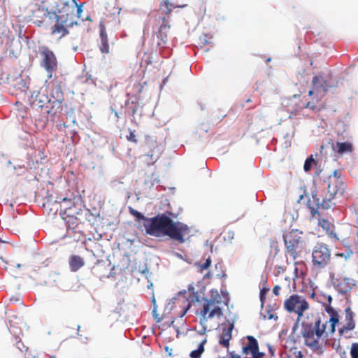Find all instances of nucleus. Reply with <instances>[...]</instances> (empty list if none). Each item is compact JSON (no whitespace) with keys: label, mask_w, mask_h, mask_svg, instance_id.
I'll list each match as a JSON object with an SVG mask.
<instances>
[{"label":"nucleus","mask_w":358,"mask_h":358,"mask_svg":"<svg viewBox=\"0 0 358 358\" xmlns=\"http://www.w3.org/2000/svg\"><path fill=\"white\" fill-rule=\"evenodd\" d=\"M331 295L327 296V303L323 301L325 310L331 316L329 320L317 316L313 322H303L301 324V334L304 338V343L318 355L323 353L322 347L320 343V339L327 337L329 334L332 335L335 332L336 324L339 322L338 313L331 306Z\"/></svg>","instance_id":"nucleus-1"},{"label":"nucleus","mask_w":358,"mask_h":358,"mask_svg":"<svg viewBox=\"0 0 358 358\" xmlns=\"http://www.w3.org/2000/svg\"><path fill=\"white\" fill-rule=\"evenodd\" d=\"M130 213L137 221L143 220V227L146 233L154 236H166L178 243L185 242L190 233L189 227L181 222H175L165 214L157 215L148 218L141 213L130 208Z\"/></svg>","instance_id":"nucleus-2"},{"label":"nucleus","mask_w":358,"mask_h":358,"mask_svg":"<svg viewBox=\"0 0 358 358\" xmlns=\"http://www.w3.org/2000/svg\"><path fill=\"white\" fill-rule=\"evenodd\" d=\"M223 304L222 296L216 292L215 295H212L210 299H203V303L198 312L199 322L202 327L199 334L205 335L209 330L208 322L209 320L217 317L220 318L223 315Z\"/></svg>","instance_id":"nucleus-3"},{"label":"nucleus","mask_w":358,"mask_h":358,"mask_svg":"<svg viewBox=\"0 0 358 358\" xmlns=\"http://www.w3.org/2000/svg\"><path fill=\"white\" fill-rule=\"evenodd\" d=\"M76 8V1L75 0H72L71 3L66 0H56L53 10L49 11L45 9L44 13L52 16V18H57V20L69 23V24H76L74 22Z\"/></svg>","instance_id":"nucleus-4"},{"label":"nucleus","mask_w":358,"mask_h":358,"mask_svg":"<svg viewBox=\"0 0 358 358\" xmlns=\"http://www.w3.org/2000/svg\"><path fill=\"white\" fill-rule=\"evenodd\" d=\"M199 301V296L197 292L192 286L188 287L187 291L179 292L176 297L173 299V306L177 309L178 314L182 317L191 308L192 304Z\"/></svg>","instance_id":"nucleus-5"},{"label":"nucleus","mask_w":358,"mask_h":358,"mask_svg":"<svg viewBox=\"0 0 358 358\" xmlns=\"http://www.w3.org/2000/svg\"><path fill=\"white\" fill-rule=\"evenodd\" d=\"M36 23L39 27L44 26L46 29H49L50 34L57 36L59 39H61L68 35L69 31L68 30L67 27L73 25L57 20V18H52V16L44 13L43 20L37 21Z\"/></svg>","instance_id":"nucleus-6"},{"label":"nucleus","mask_w":358,"mask_h":358,"mask_svg":"<svg viewBox=\"0 0 358 358\" xmlns=\"http://www.w3.org/2000/svg\"><path fill=\"white\" fill-rule=\"evenodd\" d=\"M302 233L297 230L292 231L283 236L286 252H288L294 259H296L300 255L306 245L305 241L301 237Z\"/></svg>","instance_id":"nucleus-7"},{"label":"nucleus","mask_w":358,"mask_h":358,"mask_svg":"<svg viewBox=\"0 0 358 358\" xmlns=\"http://www.w3.org/2000/svg\"><path fill=\"white\" fill-rule=\"evenodd\" d=\"M284 308L288 313L297 315V320L303 315V313L309 308V303L304 296L292 294L284 301Z\"/></svg>","instance_id":"nucleus-8"},{"label":"nucleus","mask_w":358,"mask_h":358,"mask_svg":"<svg viewBox=\"0 0 358 358\" xmlns=\"http://www.w3.org/2000/svg\"><path fill=\"white\" fill-rule=\"evenodd\" d=\"M40 66L48 73V78L52 77L53 73L58 69V62L54 52L48 46H41L39 48Z\"/></svg>","instance_id":"nucleus-9"},{"label":"nucleus","mask_w":358,"mask_h":358,"mask_svg":"<svg viewBox=\"0 0 358 358\" xmlns=\"http://www.w3.org/2000/svg\"><path fill=\"white\" fill-rule=\"evenodd\" d=\"M331 235L346 248H352L358 244V232L350 225H344Z\"/></svg>","instance_id":"nucleus-10"},{"label":"nucleus","mask_w":358,"mask_h":358,"mask_svg":"<svg viewBox=\"0 0 358 358\" xmlns=\"http://www.w3.org/2000/svg\"><path fill=\"white\" fill-rule=\"evenodd\" d=\"M312 257L314 266L318 268H324L330 262L331 250L327 245L318 243L313 250Z\"/></svg>","instance_id":"nucleus-11"},{"label":"nucleus","mask_w":358,"mask_h":358,"mask_svg":"<svg viewBox=\"0 0 358 358\" xmlns=\"http://www.w3.org/2000/svg\"><path fill=\"white\" fill-rule=\"evenodd\" d=\"M116 22V17L114 15L109 14L106 15L105 17L102 18L99 22V48L100 51L104 54L110 53V45L108 41V37L106 33V25L111 21Z\"/></svg>","instance_id":"nucleus-12"},{"label":"nucleus","mask_w":358,"mask_h":358,"mask_svg":"<svg viewBox=\"0 0 358 358\" xmlns=\"http://www.w3.org/2000/svg\"><path fill=\"white\" fill-rule=\"evenodd\" d=\"M334 199L330 197L329 195L325 194L322 201H320V199L317 196V194H313L311 199H309L308 201V206L310 209L312 215L315 216L316 214L319 215L318 209L320 208L324 210L330 208L333 204L332 201Z\"/></svg>","instance_id":"nucleus-13"},{"label":"nucleus","mask_w":358,"mask_h":358,"mask_svg":"<svg viewBox=\"0 0 358 358\" xmlns=\"http://www.w3.org/2000/svg\"><path fill=\"white\" fill-rule=\"evenodd\" d=\"M247 343H243L242 353L249 358H263L265 354L259 351L257 340L252 336H247L245 338Z\"/></svg>","instance_id":"nucleus-14"},{"label":"nucleus","mask_w":358,"mask_h":358,"mask_svg":"<svg viewBox=\"0 0 358 358\" xmlns=\"http://www.w3.org/2000/svg\"><path fill=\"white\" fill-rule=\"evenodd\" d=\"M332 285L339 294L348 295L355 286V282L352 278L338 275L336 278H332Z\"/></svg>","instance_id":"nucleus-15"},{"label":"nucleus","mask_w":358,"mask_h":358,"mask_svg":"<svg viewBox=\"0 0 358 358\" xmlns=\"http://www.w3.org/2000/svg\"><path fill=\"white\" fill-rule=\"evenodd\" d=\"M234 328V322L229 320L219 326L218 342L222 347L229 348Z\"/></svg>","instance_id":"nucleus-16"},{"label":"nucleus","mask_w":358,"mask_h":358,"mask_svg":"<svg viewBox=\"0 0 358 358\" xmlns=\"http://www.w3.org/2000/svg\"><path fill=\"white\" fill-rule=\"evenodd\" d=\"M344 192V183L340 177L337 176V171H334L333 176L328 178V187L326 194L331 198H335L337 194H343Z\"/></svg>","instance_id":"nucleus-17"},{"label":"nucleus","mask_w":358,"mask_h":358,"mask_svg":"<svg viewBox=\"0 0 358 358\" xmlns=\"http://www.w3.org/2000/svg\"><path fill=\"white\" fill-rule=\"evenodd\" d=\"M51 101L45 90L34 91L29 99L31 106L34 109H43Z\"/></svg>","instance_id":"nucleus-18"},{"label":"nucleus","mask_w":358,"mask_h":358,"mask_svg":"<svg viewBox=\"0 0 358 358\" xmlns=\"http://www.w3.org/2000/svg\"><path fill=\"white\" fill-rule=\"evenodd\" d=\"M55 202L60 203V212H62L69 209V208L76 207L81 204L82 198L78 194L72 195L70 197L57 198Z\"/></svg>","instance_id":"nucleus-19"},{"label":"nucleus","mask_w":358,"mask_h":358,"mask_svg":"<svg viewBox=\"0 0 358 358\" xmlns=\"http://www.w3.org/2000/svg\"><path fill=\"white\" fill-rule=\"evenodd\" d=\"M166 16L162 18V24H161L158 31L155 33V42L157 46H162L166 43L167 34L166 31L169 29L170 26L165 23Z\"/></svg>","instance_id":"nucleus-20"},{"label":"nucleus","mask_w":358,"mask_h":358,"mask_svg":"<svg viewBox=\"0 0 358 358\" xmlns=\"http://www.w3.org/2000/svg\"><path fill=\"white\" fill-rule=\"evenodd\" d=\"M355 327V322L354 320V313L352 311L350 307L345 309V324L339 329V333L343 335L348 333L349 331L354 329Z\"/></svg>","instance_id":"nucleus-21"},{"label":"nucleus","mask_w":358,"mask_h":358,"mask_svg":"<svg viewBox=\"0 0 358 358\" xmlns=\"http://www.w3.org/2000/svg\"><path fill=\"white\" fill-rule=\"evenodd\" d=\"M161 152L157 145H155L152 150L145 155V162L148 166L153 165L160 157Z\"/></svg>","instance_id":"nucleus-22"},{"label":"nucleus","mask_w":358,"mask_h":358,"mask_svg":"<svg viewBox=\"0 0 358 358\" xmlns=\"http://www.w3.org/2000/svg\"><path fill=\"white\" fill-rule=\"evenodd\" d=\"M64 101L52 100L46 106V113L50 116H55L57 113L62 110V103Z\"/></svg>","instance_id":"nucleus-23"},{"label":"nucleus","mask_w":358,"mask_h":358,"mask_svg":"<svg viewBox=\"0 0 358 358\" xmlns=\"http://www.w3.org/2000/svg\"><path fill=\"white\" fill-rule=\"evenodd\" d=\"M332 148L339 155L350 153L353 150L352 144L349 142H337Z\"/></svg>","instance_id":"nucleus-24"},{"label":"nucleus","mask_w":358,"mask_h":358,"mask_svg":"<svg viewBox=\"0 0 358 358\" xmlns=\"http://www.w3.org/2000/svg\"><path fill=\"white\" fill-rule=\"evenodd\" d=\"M69 268L72 272L78 271L85 265L84 259L78 255H71L69 257Z\"/></svg>","instance_id":"nucleus-25"},{"label":"nucleus","mask_w":358,"mask_h":358,"mask_svg":"<svg viewBox=\"0 0 358 358\" xmlns=\"http://www.w3.org/2000/svg\"><path fill=\"white\" fill-rule=\"evenodd\" d=\"M50 99H52V100L64 101V93L59 85H56L52 89Z\"/></svg>","instance_id":"nucleus-26"},{"label":"nucleus","mask_w":358,"mask_h":358,"mask_svg":"<svg viewBox=\"0 0 358 358\" xmlns=\"http://www.w3.org/2000/svg\"><path fill=\"white\" fill-rule=\"evenodd\" d=\"M159 182V178L155 173L146 174L144 184L149 188L153 187Z\"/></svg>","instance_id":"nucleus-27"},{"label":"nucleus","mask_w":358,"mask_h":358,"mask_svg":"<svg viewBox=\"0 0 358 358\" xmlns=\"http://www.w3.org/2000/svg\"><path fill=\"white\" fill-rule=\"evenodd\" d=\"M207 342V338L205 337L199 343L196 350H194L190 352V357L192 358H199L201 354L204 351V345Z\"/></svg>","instance_id":"nucleus-28"},{"label":"nucleus","mask_w":358,"mask_h":358,"mask_svg":"<svg viewBox=\"0 0 358 358\" xmlns=\"http://www.w3.org/2000/svg\"><path fill=\"white\" fill-rule=\"evenodd\" d=\"M83 213L82 209V203L76 206V207H71L69 208V209H66V210L60 212V215H80Z\"/></svg>","instance_id":"nucleus-29"},{"label":"nucleus","mask_w":358,"mask_h":358,"mask_svg":"<svg viewBox=\"0 0 358 358\" xmlns=\"http://www.w3.org/2000/svg\"><path fill=\"white\" fill-rule=\"evenodd\" d=\"M185 6V5H182V6H178L177 7L182 8ZM176 6H174L172 4H170L168 1H164V3L160 7V10H163L165 13L167 17H169V15L172 11V8H176Z\"/></svg>","instance_id":"nucleus-30"},{"label":"nucleus","mask_w":358,"mask_h":358,"mask_svg":"<svg viewBox=\"0 0 358 358\" xmlns=\"http://www.w3.org/2000/svg\"><path fill=\"white\" fill-rule=\"evenodd\" d=\"M312 83L315 89H320V86H323V83H326V80L321 76H315Z\"/></svg>","instance_id":"nucleus-31"},{"label":"nucleus","mask_w":358,"mask_h":358,"mask_svg":"<svg viewBox=\"0 0 358 358\" xmlns=\"http://www.w3.org/2000/svg\"><path fill=\"white\" fill-rule=\"evenodd\" d=\"M62 218L69 224H75L78 220V215H61Z\"/></svg>","instance_id":"nucleus-32"},{"label":"nucleus","mask_w":358,"mask_h":358,"mask_svg":"<svg viewBox=\"0 0 358 358\" xmlns=\"http://www.w3.org/2000/svg\"><path fill=\"white\" fill-rule=\"evenodd\" d=\"M315 162V159L311 157L306 159L304 163L303 169L305 171H309Z\"/></svg>","instance_id":"nucleus-33"},{"label":"nucleus","mask_w":358,"mask_h":358,"mask_svg":"<svg viewBox=\"0 0 358 358\" xmlns=\"http://www.w3.org/2000/svg\"><path fill=\"white\" fill-rule=\"evenodd\" d=\"M211 264V259L210 257H208L206 259L204 263H199L198 267L199 268L201 271H203V270L207 269Z\"/></svg>","instance_id":"nucleus-34"},{"label":"nucleus","mask_w":358,"mask_h":358,"mask_svg":"<svg viewBox=\"0 0 358 358\" xmlns=\"http://www.w3.org/2000/svg\"><path fill=\"white\" fill-rule=\"evenodd\" d=\"M350 355L352 358H358V343H354L352 344L350 350Z\"/></svg>","instance_id":"nucleus-35"},{"label":"nucleus","mask_w":358,"mask_h":358,"mask_svg":"<svg viewBox=\"0 0 358 358\" xmlns=\"http://www.w3.org/2000/svg\"><path fill=\"white\" fill-rule=\"evenodd\" d=\"M319 225L321 226L324 229H329L330 227V222L327 220L321 219L319 220Z\"/></svg>","instance_id":"nucleus-36"},{"label":"nucleus","mask_w":358,"mask_h":358,"mask_svg":"<svg viewBox=\"0 0 358 358\" xmlns=\"http://www.w3.org/2000/svg\"><path fill=\"white\" fill-rule=\"evenodd\" d=\"M303 108H308L312 110H315L317 109V106H316V103L313 101H311L306 102V104L304 105Z\"/></svg>","instance_id":"nucleus-37"},{"label":"nucleus","mask_w":358,"mask_h":358,"mask_svg":"<svg viewBox=\"0 0 358 358\" xmlns=\"http://www.w3.org/2000/svg\"><path fill=\"white\" fill-rule=\"evenodd\" d=\"M127 139L129 141H131V142H133V143H136L137 142V139H136V134H134V131H130L129 135L127 136Z\"/></svg>","instance_id":"nucleus-38"},{"label":"nucleus","mask_w":358,"mask_h":358,"mask_svg":"<svg viewBox=\"0 0 358 358\" xmlns=\"http://www.w3.org/2000/svg\"><path fill=\"white\" fill-rule=\"evenodd\" d=\"M16 347L17 348H18L20 351L23 352V351H27L28 350V348L26 347L24 343L19 341L18 342H17L16 343Z\"/></svg>","instance_id":"nucleus-39"},{"label":"nucleus","mask_w":358,"mask_h":358,"mask_svg":"<svg viewBox=\"0 0 358 358\" xmlns=\"http://www.w3.org/2000/svg\"><path fill=\"white\" fill-rule=\"evenodd\" d=\"M82 7H83L82 4L78 5L76 3V16H77L78 18H80L81 17V13L83 12Z\"/></svg>","instance_id":"nucleus-40"},{"label":"nucleus","mask_w":358,"mask_h":358,"mask_svg":"<svg viewBox=\"0 0 358 358\" xmlns=\"http://www.w3.org/2000/svg\"><path fill=\"white\" fill-rule=\"evenodd\" d=\"M268 289H262L260 291V300L262 303H264V301L266 299V294L267 292Z\"/></svg>","instance_id":"nucleus-41"},{"label":"nucleus","mask_w":358,"mask_h":358,"mask_svg":"<svg viewBox=\"0 0 358 358\" xmlns=\"http://www.w3.org/2000/svg\"><path fill=\"white\" fill-rule=\"evenodd\" d=\"M293 355L294 356L296 357V358H303V355L301 351L300 350H295L294 352H293Z\"/></svg>","instance_id":"nucleus-42"},{"label":"nucleus","mask_w":358,"mask_h":358,"mask_svg":"<svg viewBox=\"0 0 358 358\" xmlns=\"http://www.w3.org/2000/svg\"><path fill=\"white\" fill-rule=\"evenodd\" d=\"M281 289L280 286L275 285L273 289V292L275 296H278L280 294V290Z\"/></svg>","instance_id":"nucleus-43"},{"label":"nucleus","mask_w":358,"mask_h":358,"mask_svg":"<svg viewBox=\"0 0 358 358\" xmlns=\"http://www.w3.org/2000/svg\"><path fill=\"white\" fill-rule=\"evenodd\" d=\"M330 87V85L327 84V82L326 81V83H323V86H320V88L322 89L324 92H327Z\"/></svg>","instance_id":"nucleus-44"},{"label":"nucleus","mask_w":358,"mask_h":358,"mask_svg":"<svg viewBox=\"0 0 358 358\" xmlns=\"http://www.w3.org/2000/svg\"><path fill=\"white\" fill-rule=\"evenodd\" d=\"M329 295H325V294H321L319 296L320 297V301L323 303V301H325L326 303H327V296Z\"/></svg>","instance_id":"nucleus-45"},{"label":"nucleus","mask_w":358,"mask_h":358,"mask_svg":"<svg viewBox=\"0 0 358 358\" xmlns=\"http://www.w3.org/2000/svg\"><path fill=\"white\" fill-rule=\"evenodd\" d=\"M268 351L272 357L275 355V349L272 346H268Z\"/></svg>","instance_id":"nucleus-46"},{"label":"nucleus","mask_w":358,"mask_h":358,"mask_svg":"<svg viewBox=\"0 0 358 358\" xmlns=\"http://www.w3.org/2000/svg\"><path fill=\"white\" fill-rule=\"evenodd\" d=\"M313 94H314V92H313V90H310V91L308 92V95H309L310 96H311Z\"/></svg>","instance_id":"nucleus-47"},{"label":"nucleus","mask_w":358,"mask_h":358,"mask_svg":"<svg viewBox=\"0 0 358 358\" xmlns=\"http://www.w3.org/2000/svg\"><path fill=\"white\" fill-rule=\"evenodd\" d=\"M6 0H0V5L4 3Z\"/></svg>","instance_id":"nucleus-48"},{"label":"nucleus","mask_w":358,"mask_h":358,"mask_svg":"<svg viewBox=\"0 0 358 358\" xmlns=\"http://www.w3.org/2000/svg\"><path fill=\"white\" fill-rule=\"evenodd\" d=\"M115 117H116L117 118H118V117H118V113H117V112H116V111L115 112Z\"/></svg>","instance_id":"nucleus-49"},{"label":"nucleus","mask_w":358,"mask_h":358,"mask_svg":"<svg viewBox=\"0 0 358 358\" xmlns=\"http://www.w3.org/2000/svg\"><path fill=\"white\" fill-rule=\"evenodd\" d=\"M165 350H166V351H167V350H169V347L166 346Z\"/></svg>","instance_id":"nucleus-50"},{"label":"nucleus","mask_w":358,"mask_h":358,"mask_svg":"<svg viewBox=\"0 0 358 358\" xmlns=\"http://www.w3.org/2000/svg\"><path fill=\"white\" fill-rule=\"evenodd\" d=\"M342 358H346V357H342Z\"/></svg>","instance_id":"nucleus-51"}]
</instances>
